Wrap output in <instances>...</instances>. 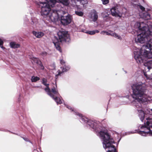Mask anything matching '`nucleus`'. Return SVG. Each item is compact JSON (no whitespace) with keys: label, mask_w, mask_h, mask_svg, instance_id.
<instances>
[{"label":"nucleus","mask_w":152,"mask_h":152,"mask_svg":"<svg viewBox=\"0 0 152 152\" xmlns=\"http://www.w3.org/2000/svg\"><path fill=\"white\" fill-rule=\"evenodd\" d=\"M65 105L66 107L73 111L75 115L79 117V119L81 123L88 125L92 128L101 140L104 148L105 149H108L107 152H117L115 146L113 145L115 143L113 139L107 132L104 131V128L100 123L97 121L89 120L68 105Z\"/></svg>","instance_id":"f257e3e1"},{"label":"nucleus","mask_w":152,"mask_h":152,"mask_svg":"<svg viewBox=\"0 0 152 152\" xmlns=\"http://www.w3.org/2000/svg\"><path fill=\"white\" fill-rule=\"evenodd\" d=\"M132 88L133 94L131 96L135 99L132 101V103L137 111V113L140 120L144 122L145 113L142 110L141 103L149 100L147 95L148 91L146 89L145 84L142 83L133 84Z\"/></svg>","instance_id":"f03ea898"},{"label":"nucleus","mask_w":152,"mask_h":152,"mask_svg":"<svg viewBox=\"0 0 152 152\" xmlns=\"http://www.w3.org/2000/svg\"><path fill=\"white\" fill-rule=\"evenodd\" d=\"M39 1L37 4L41 9V14L45 18H49L52 21L55 22L59 15L58 12L62 7V5H68V0H45Z\"/></svg>","instance_id":"7ed1b4c3"},{"label":"nucleus","mask_w":152,"mask_h":152,"mask_svg":"<svg viewBox=\"0 0 152 152\" xmlns=\"http://www.w3.org/2000/svg\"><path fill=\"white\" fill-rule=\"evenodd\" d=\"M136 24L138 26V29L137 33V36L135 38V42L141 43H145L146 47L150 50L152 47V36L150 33L151 28H149L147 25H143V23L137 22Z\"/></svg>","instance_id":"20e7f679"},{"label":"nucleus","mask_w":152,"mask_h":152,"mask_svg":"<svg viewBox=\"0 0 152 152\" xmlns=\"http://www.w3.org/2000/svg\"><path fill=\"white\" fill-rule=\"evenodd\" d=\"M142 50L138 49L134 51V58L138 63L140 64L143 62L144 60H146L147 59H149V60L144 64L145 70L147 72H148L151 69H152V53L145 50L142 55Z\"/></svg>","instance_id":"39448f33"},{"label":"nucleus","mask_w":152,"mask_h":152,"mask_svg":"<svg viewBox=\"0 0 152 152\" xmlns=\"http://www.w3.org/2000/svg\"><path fill=\"white\" fill-rule=\"evenodd\" d=\"M145 113L152 116V109L151 110L147 109L145 111ZM146 126L140 125L138 130H135V132L132 133H134L137 132L140 135L146 136L148 134L152 135V119L150 116L146 118Z\"/></svg>","instance_id":"423d86ee"},{"label":"nucleus","mask_w":152,"mask_h":152,"mask_svg":"<svg viewBox=\"0 0 152 152\" xmlns=\"http://www.w3.org/2000/svg\"><path fill=\"white\" fill-rule=\"evenodd\" d=\"M57 34L58 39L56 36L54 37L53 39V42L57 50L61 52V50L59 45L60 42L69 43L70 41V39L67 31H60L58 32Z\"/></svg>","instance_id":"0eeeda50"},{"label":"nucleus","mask_w":152,"mask_h":152,"mask_svg":"<svg viewBox=\"0 0 152 152\" xmlns=\"http://www.w3.org/2000/svg\"><path fill=\"white\" fill-rule=\"evenodd\" d=\"M63 9V7L62 6L61 9L58 12L59 14L58 18L61 17V23L64 25H67L71 22L72 17L70 15H66V14H67V13L63 11L62 10Z\"/></svg>","instance_id":"6e6552de"},{"label":"nucleus","mask_w":152,"mask_h":152,"mask_svg":"<svg viewBox=\"0 0 152 152\" xmlns=\"http://www.w3.org/2000/svg\"><path fill=\"white\" fill-rule=\"evenodd\" d=\"M70 67L69 65H64L60 67V69L58 70L57 72L55 75V79H56L59 76H61L64 72L68 71Z\"/></svg>","instance_id":"1a4fd4ad"},{"label":"nucleus","mask_w":152,"mask_h":152,"mask_svg":"<svg viewBox=\"0 0 152 152\" xmlns=\"http://www.w3.org/2000/svg\"><path fill=\"white\" fill-rule=\"evenodd\" d=\"M47 80L45 78H43L42 79V83L46 86V87L45 88L44 90L50 96H51L50 89L49 87V84L47 83Z\"/></svg>","instance_id":"9d476101"},{"label":"nucleus","mask_w":152,"mask_h":152,"mask_svg":"<svg viewBox=\"0 0 152 152\" xmlns=\"http://www.w3.org/2000/svg\"><path fill=\"white\" fill-rule=\"evenodd\" d=\"M112 15L115 17L120 16V12L118 9L115 7H112L110 10Z\"/></svg>","instance_id":"9b49d317"},{"label":"nucleus","mask_w":152,"mask_h":152,"mask_svg":"<svg viewBox=\"0 0 152 152\" xmlns=\"http://www.w3.org/2000/svg\"><path fill=\"white\" fill-rule=\"evenodd\" d=\"M32 60L34 63H36L39 66L41 69L42 70L44 69V67L42 65L41 61L40 60L39 58L33 57L32 58Z\"/></svg>","instance_id":"f8f14e48"},{"label":"nucleus","mask_w":152,"mask_h":152,"mask_svg":"<svg viewBox=\"0 0 152 152\" xmlns=\"http://www.w3.org/2000/svg\"><path fill=\"white\" fill-rule=\"evenodd\" d=\"M91 18L92 21L95 22L97 19L98 18V15L96 11L93 10L91 13Z\"/></svg>","instance_id":"ddd939ff"},{"label":"nucleus","mask_w":152,"mask_h":152,"mask_svg":"<svg viewBox=\"0 0 152 152\" xmlns=\"http://www.w3.org/2000/svg\"><path fill=\"white\" fill-rule=\"evenodd\" d=\"M50 91L51 95H53L54 96H58L59 94L58 91L56 84L55 86L52 88L51 90H50Z\"/></svg>","instance_id":"4468645a"},{"label":"nucleus","mask_w":152,"mask_h":152,"mask_svg":"<svg viewBox=\"0 0 152 152\" xmlns=\"http://www.w3.org/2000/svg\"><path fill=\"white\" fill-rule=\"evenodd\" d=\"M33 34L36 37L40 38L44 35V33L41 31H32Z\"/></svg>","instance_id":"2eb2a0df"},{"label":"nucleus","mask_w":152,"mask_h":152,"mask_svg":"<svg viewBox=\"0 0 152 152\" xmlns=\"http://www.w3.org/2000/svg\"><path fill=\"white\" fill-rule=\"evenodd\" d=\"M38 20L37 18L35 17H31V21L30 23L32 26L33 27H35L38 24Z\"/></svg>","instance_id":"dca6fc26"},{"label":"nucleus","mask_w":152,"mask_h":152,"mask_svg":"<svg viewBox=\"0 0 152 152\" xmlns=\"http://www.w3.org/2000/svg\"><path fill=\"white\" fill-rule=\"evenodd\" d=\"M72 4L75 5L76 4L77 2L79 1L80 3L82 4H86L87 2V0H71Z\"/></svg>","instance_id":"f3484780"},{"label":"nucleus","mask_w":152,"mask_h":152,"mask_svg":"<svg viewBox=\"0 0 152 152\" xmlns=\"http://www.w3.org/2000/svg\"><path fill=\"white\" fill-rule=\"evenodd\" d=\"M51 95L52 96H50L55 100L57 104H61L62 103V101L61 99L60 98L58 97V96H54L53 95Z\"/></svg>","instance_id":"a211bd4d"},{"label":"nucleus","mask_w":152,"mask_h":152,"mask_svg":"<svg viewBox=\"0 0 152 152\" xmlns=\"http://www.w3.org/2000/svg\"><path fill=\"white\" fill-rule=\"evenodd\" d=\"M142 17L143 19L145 20H149L151 18L150 14L147 12L143 13Z\"/></svg>","instance_id":"6ab92c4d"},{"label":"nucleus","mask_w":152,"mask_h":152,"mask_svg":"<svg viewBox=\"0 0 152 152\" xmlns=\"http://www.w3.org/2000/svg\"><path fill=\"white\" fill-rule=\"evenodd\" d=\"M10 46L11 48L15 49L20 48V45L14 42H11L10 43Z\"/></svg>","instance_id":"aec40b11"},{"label":"nucleus","mask_w":152,"mask_h":152,"mask_svg":"<svg viewBox=\"0 0 152 152\" xmlns=\"http://www.w3.org/2000/svg\"><path fill=\"white\" fill-rule=\"evenodd\" d=\"M110 12H107L106 11L104 12L102 14V17L104 18H104H109V15Z\"/></svg>","instance_id":"412c9836"},{"label":"nucleus","mask_w":152,"mask_h":152,"mask_svg":"<svg viewBox=\"0 0 152 152\" xmlns=\"http://www.w3.org/2000/svg\"><path fill=\"white\" fill-rule=\"evenodd\" d=\"M40 78L37 76H32L31 77V80L32 82H36L37 81L39 80Z\"/></svg>","instance_id":"4be33fe9"},{"label":"nucleus","mask_w":152,"mask_h":152,"mask_svg":"<svg viewBox=\"0 0 152 152\" xmlns=\"http://www.w3.org/2000/svg\"><path fill=\"white\" fill-rule=\"evenodd\" d=\"M99 32V31L97 30H95L93 31H87V34L90 35H94L96 33H98Z\"/></svg>","instance_id":"5701e85b"},{"label":"nucleus","mask_w":152,"mask_h":152,"mask_svg":"<svg viewBox=\"0 0 152 152\" xmlns=\"http://www.w3.org/2000/svg\"><path fill=\"white\" fill-rule=\"evenodd\" d=\"M47 53L45 51H43L40 54V55L42 56V57L44 58L47 55Z\"/></svg>","instance_id":"b1692460"},{"label":"nucleus","mask_w":152,"mask_h":152,"mask_svg":"<svg viewBox=\"0 0 152 152\" xmlns=\"http://www.w3.org/2000/svg\"><path fill=\"white\" fill-rule=\"evenodd\" d=\"M75 13L77 15L80 16H82L83 15V12L81 11H75Z\"/></svg>","instance_id":"393cba45"},{"label":"nucleus","mask_w":152,"mask_h":152,"mask_svg":"<svg viewBox=\"0 0 152 152\" xmlns=\"http://www.w3.org/2000/svg\"><path fill=\"white\" fill-rule=\"evenodd\" d=\"M60 63L63 66H64V65H66V62L64 60H63V59L60 60Z\"/></svg>","instance_id":"a878e982"},{"label":"nucleus","mask_w":152,"mask_h":152,"mask_svg":"<svg viewBox=\"0 0 152 152\" xmlns=\"http://www.w3.org/2000/svg\"><path fill=\"white\" fill-rule=\"evenodd\" d=\"M144 75L148 79H149L150 80L152 79V73L148 77L147 75L145 74V73H144Z\"/></svg>","instance_id":"bb28decb"},{"label":"nucleus","mask_w":152,"mask_h":152,"mask_svg":"<svg viewBox=\"0 0 152 152\" xmlns=\"http://www.w3.org/2000/svg\"><path fill=\"white\" fill-rule=\"evenodd\" d=\"M102 1L104 4H106L109 2V0H102Z\"/></svg>","instance_id":"cd10ccee"},{"label":"nucleus","mask_w":152,"mask_h":152,"mask_svg":"<svg viewBox=\"0 0 152 152\" xmlns=\"http://www.w3.org/2000/svg\"><path fill=\"white\" fill-rule=\"evenodd\" d=\"M114 37L119 39H121V36L118 35L116 33H115Z\"/></svg>","instance_id":"c85d7f7f"},{"label":"nucleus","mask_w":152,"mask_h":152,"mask_svg":"<svg viewBox=\"0 0 152 152\" xmlns=\"http://www.w3.org/2000/svg\"><path fill=\"white\" fill-rule=\"evenodd\" d=\"M139 7L140 9L142 11H144L145 10V8L141 5H140Z\"/></svg>","instance_id":"c756f323"},{"label":"nucleus","mask_w":152,"mask_h":152,"mask_svg":"<svg viewBox=\"0 0 152 152\" xmlns=\"http://www.w3.org/2000/svg\"><path fill=\"white\" fill-rule=\"evenodd\" d=\"M4 43V42L0 38V46L2 45H3Z\"/></svg>","instance_id":"7c9ffc66"},{"label":"nucleus","mask_w":152,"mask_h":152,"mask_svg":"<svg viewBox=\"0 0 152 152\" xmlns=\"http://www.w3.org/2000/svg\"><path fill=\"white\" fill-rule=\"evenodd\" d=\"M81 31L82 32H83L84 33H87L88 31H86V30H85L84 29H81Z\"/></svg>","instance_id":"2f4dec72"},{"label":"nucleus","mask_w":152,"mask_h":152,"mask_svg":"<svg viewBox=\"0 0 152 152\" xmlns=\"http://www.w3.org/2000/svg\"><path fill=\"white\" fill-rule=\"evenodd\" d=\"M23 139L26 141H28L29 142L31 143V142L28 140V139L26 138V137H23Z\"/></svg>","instance_id":"473e14b6"},{"label":"nucleus","mask_w":152,"mask_h":152,"mask_svg":"<svg viewBox=\"0 0 152 152\" xmlns=\"http://www.w3.org/2000/svg\"><path fill=\"white\" fill-rule=\"evenodd\" d=\"M106 31H102L101 32L100 34H105L106 33Z\"/></svg>","instance_id":"72a5a7b5"},{"label":"nucleus","mask_w":152,"mask_h":152,"mask_svg":"<svg viewBox=\"0 0 152 152\" xmlns=\"http://www.w3.org/2000/svg\"><path fill=\"white\" fill-rule=\"evenodd\" d=\"M0 47L1 48V49L3 50H4L5 49V48L3 46V45H2L0 46Z\"/></svg>","instance_id":"f704fd0d"},{"label":"nucleus","mask_w":152,"mask_h":152,"mask_svg":"<svg viewBox=\"0 0 152 152\" xmlns=\"http://www.w3.org/2000/svg\"><path fill=\"white\" fill-rule=\"evenodd\" d=\"M115 33H110V35L114 37L115 36Z\"/></svg>","instance_id":"c9c22d12"},{"label":"nucleus","mask_w":152,"mask_h":152,"mask_svg":"<svg viewBox=\"0 0 152 152\" xmlns=\"http://www.w3.org/2000/svg\"><path fill=\"white\" fill-rule=\"evenodd\" d=\"M106 33L107 35H110L111 33H109L108 32L106 31Z\"/></svg>","instance_id":"e433bc0d"},{"label":"nucleus","mask_w":152,"mask_h":152,"mask_svg":"<svg viewBox=\"0 0 152 152\" xmlns=\"http://www.w3.org/2000/svg\"><path fill=\"white\" fill-rule=\"evenodd\" d=\"M125 72L126 73H127V72L126 71H125Z\"/></svg>","instance_id":"4c0bfd02"},{"label":"nucleus","mask_w":152,"mask_h":152,"mask_svg":"<svg viewBox=\"0 0 152 152\" xmlns=\"http://www.w3.org/2000/svg\"><path fill=\"white\" fill-rule=\"evenodd\" d=\"M42 1L43 0H41Z\"/></svg>","instance_id":"58836bf2"}]
</instances>
